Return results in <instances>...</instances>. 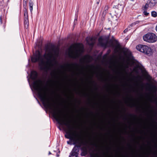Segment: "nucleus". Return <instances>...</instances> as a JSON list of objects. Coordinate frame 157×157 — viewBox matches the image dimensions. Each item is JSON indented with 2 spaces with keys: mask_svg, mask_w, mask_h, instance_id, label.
<instances>
[{
  "mask_svg": "<svg viewBox=\"0 0 157 157\" xmlns=\"http://www.w3.org/2000/svg\"><path fill=\"white\" fill-rule=\"evenodd\" d=\"M154 2H155V3H157V0H152Z\"/></svg>",
  "mask_w": 157,
  "mask_h": 157,
  "instance_id": "nucleus-23",
  "label": "nucleus"
},
{
  "mask_svg": "<svg viewBox=\"0 0 157 157\" xmlns=\"http://www.w3.org/2000/svg\"><path fill=\"white\" fill-rule=\"evenodd\" d=\"M127 53L128 54V55H130L131 54V52L128 50H127L126 51Z\"/></svg>",
  "mask_w": 157,
  "mask_h": 157,
  "instance_id": "nucleus-20",
  "label": "nucleus"
},
{
  "mask_svg": "<svg viewBox=\"0 0 157 157\" xmlns=\"http://www.w3.org/2000/svg\"><path fill=\"white\" fill-rule=\"evenodd\" d=\"M33 3L32 1V0H29V8L31 12H32L33 9Z\"/></svg>",
  "mask_w": 157,
  "mask_h": 157,
  "instance_id": "nucleus-10",
  "label": "nucleus"
},
{
  "mask_svg": "<svg viewBox=\"0 0 157 157\" xmlns=\"http://www.w3.org/2000/svg\"><path fill=\"white\" fill-rule=\"evenodd\" d=\"M109 8V7L108 6L106 5L105 6L103 11L102 14V16L103 17H105L106 14L107 13Z\"/></svg>",
  "mask_w": 157,
  "mask_h": 157,
  "instance_id": "nucleus-9",
  "label": "nucleus"
},
{
  "mask_svg": "<svg viewBox=\"0 0 157 157\" xmlns=\"http://www.w3.org/2000/svg\"><path fill=\"white\" fill-rule=\"evenodd\" d=\"M80 148L82 151L81 154L82 156H85L87 154L89 151L86 146H84Z\"/></svg>",
  "mask_w": 157,
  "mask_h": 157,
  "instance_id": "nucleus-7",
  "label": "nucleus"
},
{
  "mask_svg": "<svg viewBox=\"0 0 157 157\" xmlns=\"http://www.w3.org/2000/svg\"><path fill=\"white\" fill-rule=\"evenodd\" d=\"M76 140L77 141L76 142V144H74V142H73V144L75 145V146L73 148L71 153L74 154V156L76 157L78 156L79 148L82 145H85L86 144V141L83 136L79 137Z\"/></svg>",
  "mask_w": 157,
  "mask_h": 157,
  "instance_id": "nucleus-3",
  "label": "nucleus"
},
{
  "mask_svg": "<svg viewBox=\"0 0 157 157\" xmlns=\"http://www.w3.org/2000/svg\"><path fill=\"white\" fill-rule=\"evenodd\" d=\"M130 105L131 106V107H132L134 105H135V104L134 103H132V104H130Z\"/></svg>",
  "mask_w": 157,
  "mask_h": 157,
  "instance_id": "nucleus-24",
  "label": "nucleus"
},
{
  "mask_svg": "<svg viewBox=\"0 0 157 157\" xmlns=\"http://www.w3.org/2000/svg\"><path fill=\"white\" fill-rule=\"evenodd\" d=\"M71 48H70L71 53L70 54V57L74 59H76L78 56V53H76L75 54H74V52L71 50Z\"/></svg>",
  "mask_w": 157,
  "mask_h": 157,
  "instance_id": "nucleus-8",
  "label": "nucleus"
},
{
  "mask_svg": "<svg viewBox=\"0 0 157 157\" xmlns=\"http://www.w3.org/2000/svg\"><path fill=\"white\" fill-rule=\"evenodd\" d=\"M99 3V2H97V4H98Z\"/></svg>",
  "mask_w": 157,
  "mask_h": 157,
  "instance_id": "nucleus-29",
  "label": "nucleus"
},
{
  "mask_svg": "<svg viewBox=\"0 0 157 157\" xmlns=\"http://www.w3.org/2000/svg\"><path fill=\"white\" fill-rule=\"evenodd\" d=\"M143 13H144V14L145 16H147L149 14V13L147 12L146 10H144Z\"/></svg>",
  "mask_w": 157,
  "mask_h": 157,
  "instance_id": "nucleus-19",
  "label": "nucleus"
},
{
  "mask_svg": "<svg viewBox=\"0 0 157 157\" xmlns=\"http://www.w3.org/2000/svg\"><path fill=\"white\" fill-rule=\"evenodd\" d=\"M156 3L153 1L152 0H151V1L149 2L148 4L150 7H151L154 6Z\"/></svg>",
  "mask_w": 157,
  "mask_h": 157,
  "instance_id": "nucleus-15",
  "label": "nucleus"
},
{
  "mask_svg": "<svg viewBox=\"0 0 157 157\" xmlns=\"http://www.w3.org/2000/svg\"><path fill=\"white\" fill-rule=\"evenodd\" d=\"M143 39L144 41L148 43H154L157 40V36L153 33H149L143 36Z\"/></svg>",
  "mask_w": 157,
  "mask_h": 157,
  "instance_id": "nucleus-4",
  "label": "nucleus"
},
{
  "mask_svg": "<svg viewBox=\"0 0 157 157\" xmlns=\"http://www.w3.org/2000/svg\"><path fill=\"white\" fill-rule=\"evenodd\" d=\"M51 154V153L49 151V155H50V154Z\"/></svg>",
  "mask_w": 157,
  "mask_h": 157,
  "instance_id": "nucleus-27",
  "label": "nucleus"
},
{
  "mask_svg": "<svg viewBox=\"0 0 157 157\" xmlns=\"http://www.w3.org/2000/svg\"><path fill=\"white\" fill-rule=\"evenodd\" d=\"M46 51L48 53H45L42 56L40 51L37 50L31 58L32 62H39L41 69L42 70H44L51 66L52 59H55L59 54V49L54 46H52L49 48L47 47Z\"/></svg>",
  "mask_w": 157,
  "mask_h": 157,
  "instance_id": "nucleus-2",
  "label": "nucleus"
},
{
  "mask_svg": "<svg viewBox=\"0 0 157 157\" xmlns=\"http://www.w3.org/2000/svg\"><path fill=\"white\" fill-rule=\"evenodd\" d=\"M155 29L156 31H157V25H156V27H155Z\"/></svg>",
  "mask_w": 157,
  "mask_h": 157,
  "instance_id": "nucleus-25",
  "label": "nucleus"
},
{
  "mask_svg": "<svg viewBox=\"0 0 157 157\" xmlns=\"http://www.w3.org/2000/svg\"><path fill=\"white\" fill-rule=\"evenodd\" d=\"M90 42H89L88 41H87V42L88 44L90 45V46H91L92 47H93L94 46V43H95L94 41V40H93V38H91L90 39Z\"/></svg>",
  "mask_w": 157,
  "mask_h": 157,
  "instance_id": "nucleus-11",
  "label": "nucleus"
},
{
  "mask_svg": "<svg viewBox=\"0 0 157 157\" xmlns=\"http://www.w3.org/2000/svg\"><path fill=\"white\" fill-rule=\"evenodd\" d=\"M24 23L25 25V28H27L28 27L29 25V20L28 19H24Z\"/></svg>",
  "mask_w": 157,
  "mask_h": 157,
  "instance_id": "nucleus-13",
  "label": "nucleus"
},
{
  "mask_svg": "<svg viewBox=\"0 0 157 157\" xmlns=\"http://www.w3.org/2000/svg\"><path fill=\"white\" fill-rule=\"evenodd\" d=\"M136 48L138 51L147 55H151L152 53L151 48L146 45H139L136 46Z\"/></svg>",
  "mask_w": 157,
  "mask_h": 157,
  "instance_id": "nucleus-5",
  "label": "nucleus"
},
{
  "mask_svg": "<svg viewBox=\"0 0 157 157\" xmlns=\"http://www.w3.org/2000/svg\"><path fill=\"white\" fill-rule=\"evenodd\" d=\"M67 144H69V141H67Z\"/></svg>",
  "mask_w": 157,
  "mask_h": 157,
  "instance_id": "nucleus-28",
  "label": "nucleus"
},
{
  "mask_svg": "<svg viewBox=\"0 0 157 157\" xmlns=\"http://www.w3.org/2000/svg\"><path fill=\"white\" fill-rule=\"evenodd\" d=\"M108 40L103 39L102 37H100L98 39L99 44L105 48H106L108 44Z\"/></svg>",
  "mask_w": 157,
  "mask_h": 157,
  "instance_id": "nucleus-6",
  "label": "nucleus"
},
{
  "mask_svg": "<svg viewBox=\"0 0 157 157\" xmlns=\"http://www.w3.org/2000/svg\"><path fill=\"white\" fill-rule=\"evenodd\" d=\"M38 75H31L30 78L33 81V86L34 89L37 91L38 95L42 101L43 105L47 107L52 110L53 111V115L58 123L61 125H65L67 127L65 129L67 134L65 135V137L71 140L74 144H76L79 137L82 136L77 134L75 131L72 130V128H74V126L72 125V128L69 124L68 120L67 121L63 120L58 112H56V109L55 105L51 102V98L47 94L46 90L43 89L40 84V80H37Z\"/></svg>",
  "mask_w": 157,
  "mask_h": 157,
  "instance_id": "nucleus-1",
  "label": "nucleus"
},
{
  "mask_svg": "<svg viewBox=\"0 0 157 157\" xmlns=\"http://www.w3.org/2000/svg\"><path fill=\"white\" fill-rule=\"evenodd\" d=\"M151 16L154 17L157 16V13L155 11H153L151 13Z\"/></svg>",
  "mask_w": 157,
  "mask_h": 157,
  "instance_id": "nucleus-16",
  "label": "nucleus"
},
{
  "mask_svg": "<svg viewBox=\"0 0 157 157\" xmlns=\"http://www.w3.org/2000/svg\"><path fill=\"white\" fill-rule=\"evenodd\" d=\"M57 156H59V155H57Z\"/></svg>",
  "mask_w": 157,
  "mask_h": 157,
  "instance_id": "nucleus-30",
  "label": "nucleus"
},
{
  "mask_svg": "<svg viewBox=\"0 0 157 157\" xmlns=\"http://www.w3.org/2000/svg\"><path fill=\"white\" fill-rule=\"evenodd\" d=\"M148 2H147V3H148ZM149 4L147 3L145 6L144 7V10H147V9L148 8V6H149Z\"/></svg>",
  "mask_w": 157,
  "mask_h": 157,
  "instance_id": "nucleus-17",
  "label": "nucleus"
},
{
  "mask_svg": "<svg viewBox=\"0 0 157 157\" xmlns=\"http://www.w3.org/2000/svg\"><path fill=\"white\" fill-rule=\"evenodd\" d=\"M0 20L1 22L2 23V22L1 17H0Z\"/></svg>",
  "mask_w": 157,
  "mask_h": 157,
  "instance_id": "nucleus-26",
  "label": "nucleus"
},
{
  "mask_svg": "<svg viewBox=\"0 0 157 157\" xmlns=\"http://www.w3.org/2000/svg\"><path fill=\"white\" fill-rule=\"evenodd\" d=\"M27 2V0H23V6H26Z\"/></svg>",
  "mask_w": 157,
  "mask_h": 157,
  "instance_id": "nucleus-18",
  "label": "nucleus"
},
{
  "mask_svg": "<svg viewBox=\"0 0 157 157\" xmlns=\"http://www.w3.org/2000/svg\"><path fill=\"white\" fill-rule=\"evenodd\" d=\"M24 19H28V13L27 11V9L25 8V10L24 11Z\"/></svg>",
  "mask_w": 157,
  "mask_h": 157,
  "instance_id": "nucleus-12",
  "label": "nucleus"
},
{
  "mask_svg": "<svg viewBox=\"0 0 157 157\" xmlns=\"http://www.w3.org/2000/svg\"><path fill=\"white\" fill-rule=\"evenodd\" d=\"M128 31V29H125L124 31V32L125 33H127Z\"/></svg>",
  "mask_w": 157,
  "mask_h": 157,
  "instance_id": "nucleus-22",
  "label": "nucleus"
},
{
  "mask_svg": "<svg viewBox=\"0 0 157 157\" xmlns=\"http://www.w3.org/2000/svg\"><path fill=\"white\" fill-rule=\"evenodd\" d=\"M74 155L75 154H74L71 153V155L69 157H75V156H74ZM77 156H77L76 157H77Z\"/></svg>",
  "mask_w": 157,
  "mask_h": 157,
  "instance_id": "nucleus-21",
  "label": "nucleus"
},
{
  "mask_svg": "<svg viewBox=\"0 0 157 157\" xmlns=\"http://www.w3.org/2000/svg\"><path fill=\"white\" fill-rule=\"evenodd\" d=\"M90 157H101L98 154L94 153H90Z\"/></svg>",
  "mask_w": 157,
  "mask_h": 157,
  "instance_id": "nucleus-14",
  "label": "nucleus"
}]
</instances>
